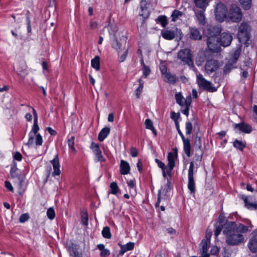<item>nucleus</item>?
<instances>
[{
  "mask_svg": "<svg viewBox=\"0 0 257 257\" xmlns=\"http://www.w3.org/2000/svg\"><path fill=\"white\" fill-rule=\"evenodd\" d=\"M248 227L241 223L226 221L224 224L223 233L225 235V241L230 246L238 245L244 241L242 233H246Z\"/></svg>",
  "mask_w": 257,
  "mask_h": 257,
  "instance_id": "nucleus-1",
  "label": "nucleus"
},
{
  "mask_svg": "<svg viewBox=\"0 0 257 257\" xmlns=\"http://www.w3.org/2000/svg\"><path fill=\"white\" fill-rule=\"evenodd\" d=\"M240 53L241 49L240 48H237L230 53L228 61L224 67V74H228L232 69L236 68L235 64L240 56Z\"/></svg>",
  "mask_w": 257,
  "mask_h": 257,
  "instance_id": "nucleus-2",
  "label": "nucleus"
},
{
  "mask_svg": "<svg viewBox=\"0 0 257 257\" xmlns=\"http://www.w3.org/2000/svg\"><path fill=\"white\" fill-rule=\"evenodd\" d=\"M250 30V27L247 23L243 22L241 24L237 33V37L240 42H246L249 40Z\"/></svg>",
  "mask_w": 257,
  "mask_h": 257,
  "instance_id": "nucleus-3",
  "label": "nucleus"
},
{
  "mask_svg": "<svg viewBox=\"0 0 257 257\" xmlns=\"http://www.w3.org/2000/svg\"><path fill=\"white\" fill-rule=\"evenodd\" d=\"M178 58L189 66L194 67L192 55L190 49H184L179 51L178 53Z\"/></svg>",
  "mask_w": 257,
  "mask_h": 257,
  "instance_id": "nucleus-4",
  "label": "nucleus"
},
{
  "mask_svg": "<svg viewBox=\"0 0 257 257\" xmlns=\"http://www.w3.org/2000/svg\"><path fill=\"white\" fill-rule=\"evenodd\" d=\"M197 83L199 87L203 89L210 92H214L216 89L212 85V84L206 80L201 74L197 75Z\"/></svg>",
  "mask_w": 257,
  "mask_h": 257,
  "instance_id": "nucleus-5",
  "label": "nucleus"
},
{
  "mask_svg": "<svg viewBox=\"0 0 257 257\" xmlns=\"http://www.w3.org/2000/svg\"><path fill=\"white\" fill-rule=\"evenodd\" d=\"M197 83L199 87L203 89L210 92H214L216 89L212 85V84L206 80L201 74L197 75Z\"/></svg>",
  "mask_w": 257,
  "mask_h": 257,
  "instance_id": "nucleus-6",
  "label": "nucleus"
},
{
  "mask_svg": "<svg viewBox=\"0 0 257 257\" xmlns=\"http://www.w3.org/2000/svg\"><path fill=\"white\" fill-rule=\"evenodd\" d=\"M227 12V8L224 4L222 3L217 4L215 10L216 20L219 22H223L226 17Z\"/></svg>",
  "mask_w": 257,
  "mask_h": 257,
  "instance_id": "nucleus-7",
  "label": "nucleus"
},
{
  "mask_svg": "<svg viewBox=\"0 0 257 257\" xmlns=\"http://www.w3.org/2000/svg\"><path fill=\"white\" fill-rule=\"evenodd\" d=\"M221 32V28L219 26L208 25L204 30V35L207 38L218 37Z\"/></svg>",
  "mask_w": 257,
  "mask_h": 257,
  "instance_id": "nucleus-8",
  "label": "nucleus"
},
{
  "mask_svg": "<svg viewBox=\"0 0 257 257\" xmlns=\"http://www.w3.org/2000/svg\"><path fill=\"white\" fill-rule=\"evenodd\" d=\"M229 17L233 22L237 23L241 21L242 14L240 8L236 5L231 6L229 12Z\"/></svg>",
  "mask_w": 257,
  "mask_h": 257,
  "instance_id": "nucleus-9",
  "label": "nucleus"
},
{
  "mask_svg": "<svg viewBox=\"0 0 257 257\" xmlns=\"http://www.w3.org/2000/svg\"><path fill=\"white\" fill-rule=\"evenodd\" d=\"M207 48L210 52L212 53H218L220 49V42L218 37L207 38Z\"/></svg>",
  "mask_w": 257,
  "mask_h": 257,
  "instance_id": "nucleus-10",
  "label": "nucleus"
},
{
  "mask_svg": "<svg viewBox=\"0 0 257 257\" xmlns=\"http://www.w3.org/2000/svg\"><path fill=\"white\" fill-rule=\"evenodd\" d=\"M194 164L192 162L190 163L188 170V188L191 193H194L195 192V183L194 179Z\"/></svg>",
  "mask_w": 257,
  "mask_h": 257,
  "instance_id": "nucleus-11",
  "label": "nucleus"
},
{
  "mask_svg": "<svg viewBox=\"0 0 257 257\" xmlns=\"http://www.w3.org/2000/svg\"><path fill=\"white\" fill-rule=\"evenodd\" d=\"M218 62L211 59L207 61L205 65V69L207 73L210 74L215 71L218 68Z\"/></svg>",
  "mask_w": 257,
  "mask_h": 257,
  "instance_id": "nucleus-12",
  "label": "nucleus"
},
{
  "mask_svg": "<svg viewBox=\"0 0 257 257\" xmlns=\"http://www.w3.org/2000/svg\"><path fill=\"white\" fill-rule=\"evenodd\" d=\"M39 130V127L38 124V121H34V124L32 127L31 132L29 133V138L27 145L30 147L34 143V137L37 134Z\"/></svg>",
  "mask_w": 257,
  "mask_h": 257,
  "instance_id": "nucleus-13",
  "label": "nucleus"
},
{
  "mask_svg": "<svg viewBox=\"0 0 257 257\" xmlns=\"http://www.w3.org/2000/svg\"><path fill=\"white\" fill-rule=\"evenodd\" d=\"M232 40V37L230 34L226 32L222 33L220 35V42L221 45L223 47L229 46Z\"/></svg>",
  "mask_w": 257,
  "mask_h": 257,
  "instance_id": "nucleus-14",
  "label": "nucleus"
},
{
  "mask_svg": "<svg viewBox=\"0 0 257 257\" xmlns=\"http://www.w3.org/2000/svg\"><path fill=\"white\" fill-rule=\"evenodd\" d=\"M252 234V236L248 244V246L251 252H255L257 251V229L253 231Z\"/></svg>",
  "mask_w": 257,
  "mask_h": 257,
  "instance_id": "nucleus-15",
  "label": "nucleus"
},
{
  "mask_svg": "<svg viewBox=\"0 0 257 257\" xmlns=\"http://www.w3.org/2000/svg\"><path fill=\"white\" fill-rule=\"evenodd\" d=\"M10 175L11 177L13 178H18L20 182V185H22V183L24 181V178L19 173L18 169L17 167V165L15 162L14 163L13 166L11 168L10 171Z\"/></svg>",
  "mask_w": 257,
  "mask_h": 257,
  "instance_id": "nucleus-16",
  "label": "nucleus"
},
{
  "mask_svg": "<svg viewBox=\"0 0 257 257\" xmlns=\"http://www.w3.org/2000/svg\"><path fill=\"white\" fill-rule=\"evenodd\" d=\"M125 45L126 41L120 42L117 39H114L112 43V47L116 50L119 55H120V53L123 50L125 49Z\"/></svg>",
  "mask_w": 257,
  "mask_h": 257,
  "instance_id": "nucleus-17",
  "label": "nucleus"
},
{
  "mask_svg": "<svg viewBox=\"0 0 257 257\" xmlns=\"http://www.w3.org/2000/svg\"><path fill=\"white\" fill-rule=\"evenodd\" d=\"M190 38L194 40H200L202 39V36L199 30L195 27L190 28Z\"/></svg>",
  "mask_w": 257,
  "mask_h": 257,
  "instance_id": "nucleus-18",
  "label": "nucleus"
},
{
  "mask_svg": "<svg viewBox=\"0 0 257 257\" xmlns=\"http://www.w3.org/2000/svg\"><path fill=\"white\" fill-rule=\"evenodd\" d=\"M235 128H238L241 132H243L244 133H250L252 131L251 126L244 122L235 124Z\"/></svg>",
  "mask_w": 257,
  "mask_h": 257,
  "instance_id": "nucleus-19",
  "label": "nucleus"
},
{
  "mask_svg": "<svg viewBox=\"0 0 257 257\" xmlns=\"http://www.w3.org/2000/svg\"><path fill=\"white\" fill-rule=\"evenodd\" d=\"M147 3L146 0H141V9L142 13H140V16H142L144 19L147 18L149 16L150 12L147 7Z\"/></svg>",
  "mask_w": 257,
  "mask_h": 257,
  "instance_id": "nucleus-20",
  "label": "nucleus"
},
{
  "mask_svg": "<svg viewBox=\"0 0 257 257\" xmlns=\"http://www.w3.org/2000/svg\"><path fill=\"white\" fill-rule=\"evenodd\" d=\"M51 163L53 165L54 169V172L52 174L53 176L59 175L60 174V170L58 155H56L54 159L51 161Z\"/></svg>",
  "mask_w": 257,
  "mask_h": 257,
  "instance_id": "nucleus-21",
  "label": "nucleus"
},
{
  "mask_svg": "<svg viewBox=\"0 0 257 257\" xmlns=\"http://www.w3.org/2000/svg\"><path fill=\"white\" fill-rule=\"evenodd\" d=\"M210 243V242L208 241V240L204 239H203L200 244V253L204 257H209V254L207 253L208 251V244Z\"/></svg>",
  "mask_w": 257,
  "mask_h": 257,
  "instance_id": "nucleus-22",
  "label": "nucleus"
},
{
  "mask_svg": "<svg viewBox=\"0 0 257 257\" xmlns=\"http://www.w3.org/2000/svg\"><path fill=\"white\" fill-rule=\"evenodd\" d=\"M204 11L198 10L195 12V15L199 25H204L206 24L205 17L204 13Z\"/></svg>",
  "mask_w": 257,
  "mask_h": 257,
  "instance_id": "nucleus-23",
  "label": "nucleus"
},
{
  "mask_svg": "<svg viewBox=\"0 0 257 257\" xmlns=\"http://www.w3.org/2000/svg\"><path fill=\"white\" fill-rule=\"evenodd\" d=\"M130 166L129 164L124 160H121L120 165V172L122 175H126L130 173Z\"/></svg>",
  "mask_w": 257,
  "mask_h": 257,
  "instance_id": "nucleus-24",
  "label": "nucleus"
},
{
  "mask_svg": "<svg viewBox=\"0 0 257 257\" xmlns=\"http://www.w3.org/2000/svg\"><path fill=\"white\" fill-rule=\"evenodd\" d=\"M119 245L120 246V250L119 251V254L120 255H123L126 251L131 250L134 248V243L131 242H130L124 245L120 244H119Z\"/></svg>",
  "mask_w": 257,
  "mask_h": 257,
  "instance_id": "nucleus-25",
  "label": "nucleus"
},
{
  "mask_svg": "<svg viewBox=\"0 0 257 257\" xmlns=\"http://www.w3.org/2000/svg\"><path fill=\"white\" fill-rule=\"evenodd\" d=\"M110 131V128L108 127H105L102 128L99 133L98 137V140L100 142H102L109 135Z\"/></svg>",
  "mask_w": 257,
  "mask_h": 257,
  "instance_id": "nucleus-26",
  "label": "nucleus"
},
{
  "mask_svg": "<svg viewBox=\"0 0 257 257\" xmlns=\"http://www.w3.org/2000/svg\"><path fill=\"white\" fill-rule=\"evenodd\" d=\"M210 1V0H194V2L197 8L203 11H205Z\"/></svg>",
  "mask_w": 257,
  "mask_h": 257,
  "instance_id": "nucleus-27",
  "label": "nucleus"
},
{
  "mask_svg": "<svg viewBox=\"0 0 257 257\" xmlns=\"http://www.w3.org/2000/svg\"><path fill=\"white\" fill-rule=\"evenodd\" d=\"M97 248L100 251V256L101 257H107L110 254V251L105 248V246L103 244H98L97 245Z\"/></svg>",
  "mask_w": 257,
  "mask_h": 257,
  "instance_id": "nucleus-28",
  "label": "nucleus"
},
{
  "mask_svg": "<svg viewBox=\"0 0 257 257\" xmlns=\"http://www.w3.org/2000/svg\"><path fill=\"white\" fill-rule=\"evenodd\" d=\"M70 255L72 257H81V254L78 251L77 245L76 244H72L71 246L69 248Z\"/></svg>",
  "mask_w": 257,
  "mask_h": 257,
  "instance_id": "nucleus-29",
  "label": "nucleus"
},
{
  "mask_svg": "<svg viewBox=\"0 0 257 257\" xmlns=\"http://www.w3.org/2000/svg\"><path fill=\"white\" fill-rule=\"evenodd\" d=\"M183 142V147L184 152L188 157L191 155V145L189 139H186Z\"/></svg>",
  "mask_w": 257,
  "mask_h": 257,
  "instance_id": "nucleus-30",
  "label": "nucleus"
},
{
  "mask_svg": "<svg viewBox=\"0 0 257 257\" xmlns=\"http://www.w3.org/2000/svg\"><path fill=\"white\" fill-rule=\"evenodd\" d=\"M162 35L165 39L172 40L175 37V33L173 31L165 30L162 32Z\"/></svg>",
  "mask_w": 257,
  "mask_h": 257,
  "instance_id": "nucleus-31",
  "label": "nucleus"
},
{
  "mask_svg": "<svg viewBox=\"0 0 257 257\" xmlns=\"http://www.w3.org/2000/svg\"><path fill=\"white\" fill-rule=\"evenodd\" d=\"M145 124L147 129L151 130L155 136L157 135V131L153 126L152 121L150 119H147L145 121Z\"/></svg>",
  "mask_w": 257,
  "mask_h": 257,
  "instance_id": "nucleus-32",
  "label": "nucleus"
},
{
  "mask_svg": "<svg viewBox=\"0 0 257 257\" xmlns=\"http://www.w3.org/2000/svg\"><path fill=\"white\" fill-rule=\"evenodd\" d=\"M165 81L170 83H175L176 82V77L175 75L172 74L171 73L168 72L164 75Z\"/></svg>",
  "mask_w": 257,
  "mask_h": 257,
  "instance_id": "nucleus-33",
  "label": "nucleus"
},
{
  "mask_svg": "<svg viewBox=\"0 0 257 257\" xmlns=\"http://www.w3.org/2000/svg\"><path fill=\"white\" fill-rule=\"evenodd\" d=\"M91 66L96 71L100 69V58L99 56H95L91 62Z\"/></svg>",
  "mask_w": 257,
  "mask_h": 257,
  "instance_id": "nucleus-34",
  "label": "nucleus"
},
{
  "mask_svg": "<svg viewBox=\"0 0 257 257\" xmlns=\"http://www.w3.org/2000/svg\"><path fill=\"white\" fill-rule=\"evenodd\" d=\"M242 199L243 200L246 207H247L248 209H256L257 208V204L249 203L248 202V197H247L245 196V195H242Z\"/></svg>",
  "mask_w": 257,
  "mask_h": 257,
  "instance_id": "nucleus-35",
  "label": "nucleus"
},
{
  "mask_svg": "<svg viewBox=\"0 0 257 257\" xmlns=\"http://www.w3.org/2000/svg\"><path fill=\"white\" fill-rule=\"evenodd\" d=\"M139 82V86L136 90V95L137 98H139L140 97L141 94L143 90L144 87V81L141 78L138 80Z\"/></svg>",
  "mask_w": 257,
  "mask_h": 257,
  "instance_id": "nucleus-36",
  "label": "nucleus"
},
{
  "mask_svg": "<svg viewBox=\"0 0 257 257\" xmlns=\"http://www.w3.org/2000/svg\"><path fill=\"white\" fill-rule=\"evenodd\" d=\"M233 146L235 148L242 151L245 147L246 144L245 143H243L242 141L236 140L233 143Z\"/></svg>",
  "mask_w": 257,
  "mask_h": 257,
  "instance_id": "nucleus-37",
  "label": "nucleus"
},
{
  "mask_svg": "<svg viewBox=\"0 0 257 257\" xmlns=\"http://www.w3.org/2000/svg\"><path fill=\"white\" fill-rule=\"evenodd\" d=\"M183 15V13L181 11L177 10H174L171 15L172 21L173 22L177 21L178 19L182 17Z\"/></svg>",
  "mask_w": 257,
  "mask_h": 257,
  "instance_id": "nucleus-38",
  "label": "nucleus"
},
{
  "mask_svg": "<svg viewBox=\"0 0 257 257\" xmlns=\"http://www.w3.org/2000/svg\"><path fill=\"white\" fill-rule=\"evenodd\" d=\"M167 159L168 161V166H171V168L175 167V156L172 152L168 154Z\"/></svg>",
  "mask_w": 257,
  "mask_h": 257,
  "instance_id": "nucleus-39",
  "label": "nucleus"
},
{
  "mask_svg": "<svg viewBox=\"0 0 257 257\" xmlns=\"http://www.w3.org/2000/svg\"><path fill=\"white\" fill-rule=\"evenodd\" d=\"M102 234L103 237L109 239L111 238V235L109 227L105 226L103 228Z\"/></svg>",
  "mask_w": 257,
  "mask_h": 257,
  "instance_id": "nucleus-40",
  "label": "nucleus"
},
{
  "mask_svg": "<svg viewBox=\"0 0 257 257\" xmlns=\"http://www.w3.org/2000/svg\"><path fill=\"white\" fill-rule=\"evenodd\" d=\"M175 99L176 100V102L179 104L180 106H184V98H183L182 95L181 93H178L175 94Z\"/></svg>",
  "mask_w": 257,
  "mask_h": 257,
  "instance_id": "nucleus-41",
  "label": "nucleus"
},
{
  "mask_svg": "<svg viewBox=\"0 0 257 257\" xmlns=\"http://www.w3.org/2000/svg\"><path fill=\"white\" fill-rule=\"evenodd\" d=\"M242 7L245 10L249 9L251 5V0H239Z\"/></svg>",
  "mask_w": 257,
  "mask_h": 257,
  "instance_id": "nucleus-42",
  "label": "nucleus"
},
{
  "mask_svg": "<svg viewBox=\"0 0 257 257\" xmlns=\"http://www.w3.org/2000/svg\"><path fill=\"white\" fill-rule=\"evenodd\" d=\"M157 22L160 23L163 27H165L168 24L167 18L165 16H159L157 19Z\"/></svg>",
  "mask_w": 257,
  "mask_h": 257,
  "instance_id": "nucleus-43",
  "label": "nucleus"
},
{
  "mask_svg": "<svg viewBox=\"0 0 257 257\" xmlns=\"http://www.w3.org/2000/svg\"><path fill=\"white\" fill-rule=\"evenodd\" d=\"M95 155L96 156V161H100L103 162L104 161V159L103 158L102 155V152L100 149L96 150L95 152H94Z\"/></svg>",
  "mask_w": 257,
  "mask_h": 257,
  "instance_id": "nucleus-44",
  "label": "nucleus"
},
{
  "mask_svg": "<svg viewBox=\"0 0 257 257\" xmlns=\"http://www.w3.org/2000/svg\"><path fill=\"white\" fill-rule=\"evenodd\" d=\"M110 193L113 194H116L118 190V187L115 182H112L110 185Z\"/></svg>",
  "mask_w": 257,
  "mask_h": 257,
  "instance_id": "nucleus-45",
  "label": "nucleus"
},
{
  "mask_svg": "<svg viewBox=\"0 0 257 257\" xmlns=\"http://www.w3.org/2000/svg\"><path fill=\"white\" fill-rule=\"evenodd\" d=\"M47 215L48 217L52 220L53 219L55 216V213L53 208H49L47 211Z\"/></svg>",
  "mask_w": 257,
  "mask_h": 257,
  "instance_id": "nucleus-46",
  "label": "nucleus"
},
{
  "mask_svg": "<svg viewBox=\"0 0 257 257\" xmlns=\"http://www.w3.org/2000/svg\"><path fill=\"white\" fill-rule=\"evenodd\" d=\"M74 137L72 136L70 139L68 140V144L69 148L73 152H75L76 150L74 148Z\"/></svg>",
  "mask_w": 257,
  "mask_h": 257,
  "instance_id": "nucleus-47",
  "label": "nucleus"
},
{
  "mask_svg": "<svg viewBox=\"0 0 257 257\" xmlns=\"http://www.w3.org/2000/svg\"><path fill=\"white\" fill-rule=\"evenodd\" d=\"M222 222L220 221V224L218 225H216V229L214 232V235L215 236H217L220 233L221 231L223 230L224 225L222 224Z\"/></svg>",
  "mask_w": 257,
  "mask_h": 257,
  "instance_id": "nucleus-48",
  "label": "nucleus"
},
{
  "mask_svg": "<svg viewBox=\"0 0 257 257\" xmlns=\"http://www.w3.org/2000/svg\"><path fill=\"white\" fill-rule=\"evenodd\" d=\"M81 221L84 225H88V214L86 212H81Z\"/></svg>",
  "mask_w": 257,
  "mask_h": 257,
  "instance_id": "nucleus-49",
  "label": "nucleus"
},
{
  "mask_svg": "<svg viewBox=\"0 0 257 257\" xmlns=\"http://www.w3.org/2000/svg\"><path fill=\"white\" fill-rule=\"evenodd\" d=\"M193 129L192 124L191 122L188 121L186 123V134L190 135L192 133Z\"/></svg>",
  "mask_w": 257,
  "mask_h": 257,
  "instance_id": "nucleus-50",
  "label": "nucleus"
},
{
  "mask_svg": "<svg viewBox=\"0 0 257 257\" xmlns=\"http://www.w3.org/2000/svg\"><path fill=\"white\" fill-rule=\"evenodd\" d=\"M142 70L143 75L146 78L148 77V76L150 74L151 71L150 68L148 66H144V67H143Z\"/></svg>",
  "mask_w": 257,
  "mask_h": 257,
  "instance_id": "nucleus-51",
  "label": "nucleus"
},
{
  "mask_svg": "<svg viewBox=\"0 0 257 257\" xmlns=\"http://www.w3.org/2000/svg\"><path fill=\"white\" fill-rule=\"evenodd\" d=\"M123 50H124V52L119 57V61L120 62H122L125 60L128 54V48H125V49H123Z\"/></svg>",
  "mask_w": 257,
  "mask_h": 257,
  "instance_id": "nucleus-52",
  "label": "nucleus"
},
{
  "mask_svg": "<svg viewBox=\"0 0 257 257\" xmlns=\"http://www.w3.org/2000/svg\"><path fill=\"white\" fill-rule=\"evenodd\" d=\"M123 50H124V52L119 57V61L120 62H122L125 60L128 54V48H125V49H123Z\"/></svg>",
  "mask_w": 257,
  "mask_h": 257,
  "instance_id": "nucleus-53",
  "label": "nucleus"
},
{
  "mask_svg": "<svg viewBox=\"0 0 257 257\" xmlns=\"http://www.w3.org/2000/svg\"><path fill=\"white\" fill-rule=\"evenodd\" d=\"M179 113H176L174 111H172L171 112V118L175 121V123L176 122H178V119L179 118Z\"/></svg>",
  "mask_w": 257,
  "mask_h": 257,
  "instance_id": "nucleus-54",
  "label": "nucleus"
},
{
  "mask_svg": "<svg viewBox=\"0 0 257 257\" xmlns=\"http://www.w3.org/2000/svg\"><path fill=\"white\" fill-rule=\"evenodd\" d=\"M29 215L28 213H24L21 215L20 217V221L21 222H25L29 219Z\"/></svg>",
  "mask_w": 257,
  "mask_h": 257,
  "instance_id": "nucleus-55",
  "label": "nucleus"
},
{
  "mask_svg": "<svg viewBox=\"0 0 257 257\" xmlns=\"http://www.w3.org/2000/svg\"><path fill=\"white\" fill-rule=\"evenodd\" d=\"M43 143V139L42 136L40 134H38L36 135V144L37 146L42 145Z\"/></svg>",
  "mask_w": 257,
  "mask_h": 257,
  "instance_id": "nucleus-56",
  "label": "nucleus"
},
{
  "mask_svg": "<svg viewBox=\"0 0 257 257\" xmlns=\"http://www.w3.org/2000/svg\"><path fill=\"white\" fill-rule=\"evenodd\" d=\"M194 145H195V147H198L199 149H201V139L200 137H198L197 136H196L195 140Z\"/></svg>",
  "mask_w": 257,
  "mask_h": 257,
  "instance_id": "nucleus-57",
  "label": "nucleus"
},
{
  "mask_svg": "<svg viewBox=\"0 0 257 257\" xmlns=\"http://www.w3.org/2000/svg\"><path fill=\"white\" fill-rule=\"evenodd\" d=\"M155 162L157 163L158 166L162 170H166V167L164 163L158 159H155Z\"/></svg>",
  "mask_w": 257,
  "mask_h": 257,
  "instance_id": "nucleus-58",
  "label": "nucleus"
},
{
  "mask_svg": "<svg viewBox=\"0 0 257 257\" xmlns=\"http://www.w3.org/2000/svg\"><path fill=\"white\" fill-rule=\"evenodd\" d=\"M171 189V182L169 181H168L165 186V189L163 190L162 193H163L165 192V194H166V193L170 191ZM165 195H166V194H165Z\"/></svg>",
  "mask_w": 257,
  "mask_h": 257,
  "instance_id": "nucleus-59",
  "label": "nucleus"
},
{
  "mask_svg": "<svg viewBox=\"0 0 257 257\" xmlns=\"http://www.w3.org/2000/svg\"><path fill=\"white\" fill-rule=\"evenodd\" d=\"M191 103V97L190 96H189L187 97L186 99H184V106H185L187 107H189Z\"/></svg>",
  "mask_w": 257,
  "mask_h": 257,
  "instance_id": "nucleus-60",
  "label": "nucleus"
},
{
  "mask_svg": "<svg viewBox=\"0 0 257 257\" xmlns=\"http://www.w3.org/2000/svg\"><path fill=\"white\" fill-rule=\"evenodd\" d=\"M5 187L8 189V190H9V191H10L12 192H14V188H13V186H12L11 183L9 181H5Z\"/></svg>",
  "mask_w": 257,
  "mask_h": 257,
  "instance_id": "nucleus-61",
  "label": "nucleus"
},
{
  "mask_svg": "<svg viewBox=\"0 0 257 257\" xmlns=\"http://www.w3.org/2000/svg\"><path fill=\"white\" fill-rule=\"evenodd\" d=\"M131 154L133 157H137L138 154L137 149L135 147H132L131 149Z\"/></svg>",
  "mask_w": 257,
  "mask_h": 257,
  "instance_id": "nucleus-62",
  "label": "nucleus"
},
{
  "mask_svg": "<svg viewBox=\"0 0 257 257\" xmlns=\"http://www.w3.org/2000/svg\"><path fill=\"white\" fill-rule=\"evenodd\" d=\"M14 158L15 160L20 161L22 159V155L20 153L17 152L15 154Z\"/></svg>",
  "mask_w": 257,
  "mask_h": 257,
  "instance_id": "nucleus-63",
  "label": "nucleus"
},
{
  "mask_svg": "<svg viewBox=\"0 0 257 257\" xmlns=\"http://www.w3.org/2000/svg\"><path fill=\"white\" fill-rule=\"evenodd\" d=\"M90 148L93 150V152H95L96 150L100 149L99 145L93 142L91 143Z\"/></svg>",
  "mask_w": 257,
  "mask_h": 257,
  "instance_id": "nucleus-64",
  "label": "nucleus"
}]
</instances>
